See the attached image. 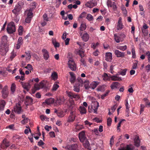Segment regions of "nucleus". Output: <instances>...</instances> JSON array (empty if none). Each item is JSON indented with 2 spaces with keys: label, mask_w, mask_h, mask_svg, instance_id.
Masks as SVG:
<instances>
[{
  "label": "nucleus",
  "mask_w": 150,
  "mask_h": 150,
  "mask_svg": "<svg viewBox=\"0 0 150 150\" xmlns=\"http://www.w3.org/2000/svg\"><path fill=\"white\" fill-rule=\"evenodd\" d=\"M1 92L2 95L4 98H6L8 96V91L6 88H3Z\"/></svg>",
  "instance_id": "obj_30"
},
{
  "label": "nucleus",
  "mask_w": 150,
  "mask_h": 150,
  "mask_svg": "<svg viewBox=\"0 0 150 150\" xmlns=\"http://www.w3.org/2000/svg\"><path fill=\"white\" fill-rule=\"evenodd\" d=\"M115 54L117 57H123L125 56L124 52H121L118 50H115Z\"/></svg>",
  "instance_id": "obj_16"
},
{
  "label": "nucleus",
  "mask_w": 150,
  "mask_h": 150,
  "mask_svg": "<svg viewBox=\"0 0 150 150\" xmlns=\"http://www.w3.org/2000/svg\"><path fill=\"white\" fill-rule=\"evenodd\" d=\"M79 138L81 142H82L84 147L88 150H91V148L89 142L85 136V132L82 131L79 134Z\"/></svg>",
  "instance_id": "obj_1"
},
{
  "label": "nucleus",
  "mask_w": 150,
  "mask_h": 150,
  "mask_svg": "<svg viewBox=\"0 0 150 150\" xmlns=\"http://www.w3.org/2000/svg\"><path fill=\"white\" fill-rule=\"evenodd\" d=\"M45 102L47 104L49 105L53 103L54 102V100L53 99L51 98L45 100Z\"/></svg>",
  "instance_id": "obj_36"
},
{
  "label": "nucleus",
  "mask_w": 150,
  "mask_h": 150,
  "mask_svg": "<svg viewBox=\"0 0 150 150\" xmlns=\"http://www.w3.org/2000/svg\"><path fill=\"white\" fill-rule=\"evenodd\" d=\"M117 47V49L122 51L125 50L127 49V46L126 45L123 46L118 45Z\"/></svg>",
  "instance_id": "obj_35"
},
{
  "label": "nucleus",
  "mask_w": 150,
  "mask_h": 150,
  "mask_svg": "<svg viewBox=\"0 0 150 150\" xmlns=\"http://www.w3.org/2000/svg\"><path fill=\"white\" fill-rule=\"evenodd\" d=\"M89 82L88 81H86L84 82V87L86 89H88L91 88L89 86Z\"/></svg>",
  "instance_id": "obj_39"
},
{
  "label": "nucleus",
  "mask_w": 150,
  "mask_h": 150,
  "mask_svg": "<svg viewBox=\"0 0 150 150\" xmlns=\"http://www.w3.org/2000/svg\"><path fill=\"white\" fill-rule=\"evenodd\" d=\"M145 100H146V107H149L150 106V102L146 98V99H145Z\"/></svg>",
  "instance_id": "obj_63"
},
{
  "label": "nucleus",
  "mask_w": 150,
  "mask_h": 150,
  "mask_svg": "<svg viewBox=\"0 0 150 150\" xmlns=\"http://www.w3.org/2000/svg\"><path fill=\"white\" fill-rule=\"evenodd\" d=\"M16 89V85L14 83L12 84L11 87V93L13 94L15 92Z\"/></svg>",
  "instance_id": "obj_28"
},
{
  "label": "nucleus",
  "mask_w": 150,
  "mask_h": 150,
  "mask_svg": "<svg viewBox=\"0 0 150 150\" xmlns=\"http://www.w3.org/2000/svg\"><path fill=\"white\" fill-rule=\"evenodd\" d=\"M42 51L43 53L44 59L45 60L48 59L49 56L48 51L46 49H43L42 50Z\"/></svg>",
  "instance_id": "obj_15"
},
{
  "label": "nucleus",
  "mask_w": 150,
  "mask_h": 150,
  "mask_svg": "<svg viewBox=\"0 0 150 150\" xmlns=\"http://www.w3.org/2000/svg\"><path fill=\"white\" fill-rule=\"evenodd\" d=\"M25 100V104L27 106L31 105L33 103V99L29 96L26 97Z\"/></svg>",
  "instance_id": "obj_10"
},
{
  "label": "nucleus",
  "mask_w": 150,
  "mask_h": 150,
  "mask_svg": "<svg viewBox=\"0 0 150 150\" xmlns=\"http://www.w3.org/2000/svg\"><path fill=\"white\" fill-rule=\"evenodd\" d=\"M112 122V119L111 118L109 117L107 119V125L108 126H110L111 125V122Z\"/></svg>",
  "instance_id": "obj_50"
},
{
  "label": "nucleus",
  "mask_w": 150,
  "mask_h": 150,
  "mask_svg": "<svg viewBox=\"0 0 150 150\" xmlns=\"http://www.w3.org/2000/svg\"><path fill=\"white\" fill-rule=\"evenodd\" d=\"M95 105L94 107L93 105L91 106V108L93 109L94 112L95 113H97V111L99 107V103L97 101H95L94 103Z\"/></svg>",
  "instance_id": "obj_17"
},
{
  "label": "nucleus",
  "mask_w": 150,
  "mask_h": 150,
  "mask_svg": "<svg viewBox=\"0 0 150 150\" xmlns=\"http://www.w3.org/2000/svg\"><path fill=\"white\" fill-rule=\"evenodd\" d=\"M5 105L6 102L4 100H0V110H4Z\"/></svg>",
  "instance_id": "obj_25"
},
{
  "label": "nucleus",
  "mask_w": 150,
  "mask_h": 150,
  "mask_svg": "<svg viewBox=\"0 0 150 150\" xmlns=\"http://www.w3.org/2000/svg\"><path fill=\"white\" fill-rule=\"evenodd\" d=\"M86 14V13L85 12H83L80 15L79 17V18H82L83 17H84Z\"/></svg>",
  "instance_id": "obj_54"
},
{
  "label": "nucleus",
  "mask_w": 150,
  "mask_h": 150,
  "mask_svg": "<svg viewBox=\"0 0 150 150\" xmlns=\"http://www.w3.org/2000/svg\"><path fill=\"white\" fill-rule=\"evenodd\" d=\"M114 37L115 39L117 42L119 43L120 42L122 41L121 38H120V34H115L114 35Z\"/></svg>",
  "instance_id": "obj_20"
},
{
  "label": "nucleus",
  "mask_w": 150,
  "mask_h": 150,
  "mask_svg": "<svg viewBox=\"0 0 150 150\" xmlns=\"http://www.w3.org/2000/svg\"><path fill=\"white\" fill-rule=\"evenodd\" d=\"M83 40L85 42H87L89 38V36L87 33L83 34L82 37Z\"/></svg>",
  "instance_id": "obj_26"
},
{
  "label": "nucleus",
  "mask_w": 150,
  "mask_h": 150,
  "mask_svg": "<svg viewBox=\"0 0 150 150\" xmlns=\"http://www.w3.org/2000/svg\"><path fill=\"white\" fill-rule=\"evenodd\" d=\"M69 109L71 111L70 112L75 113L76 107L74 100H71L69 101Z\"/></svg>",
  "instance_id": "obj_7"
},
{
  "label": "nucleus",
  "mask_w": 150,
  "mask_h": 150,
  "mask_svg": "<svg viewBox=\"0 0 150 150\" xmlns=\"http://www.w3.org/2000/svg\"><path fill=\"white\" fill-rule=\"evenodd\" d=\"M65 99L63 98H59L57 99L56 101L57 103L59 105H60L64 102Z\"/></svg>",
  "instance_id": "obj_24"
},
{
  "label": "nucleus",
  "mask_w": 150,
  "mask_h": 150,
  "mask_svg": "<svg viewBox=\"0 0 150 150\" xmlns=\"http://www.w3.org/2000/svg\"><path fill=\"white\" fill-rule=\"evenodd\" d=\"M103 79L104 81H107L108 80L109 77L108 74L106 73H104L103 76Z\"/></svg>",
  "instance_id": "obj_44"
},
{
  "label": "nucleus",
  "mask_w": 150,
  "mask_h": 150,
  "mask_svg": "<svg viewBox=\"0 0 150 150\" xmlns=\"http://www.w3.org/2000/svg\"><path fill=\"white\" fill-rule=\"evenodd\" d=\"M78 145L76 144L67 145L65 147L66 150H78Z\"/></svg>",
  "instance_id": "obj_9"
},
{
  "label": "nucleus",
  "mask_w": 150,
  "mask_h": 150,
  "mask_svg": "<svg viewBox=\"0 0 150 150\" xmlns=\"http://www.w3.org/2000/svg\"><path fill=\"white\" fill-rule=\"evenodd\" d=\"M121 20V18H119L116 27V29L117 30H121L124 28V26L122 23Z\"/></svg>",
  "instance_id": "obj_13"
},
{
  "label": "nucleus",
  "mask_w": 150,
  "mask_h": 150,
  "mask_svg": "<svg viewBox=\"0 0 150 150\" xmlns=\"http://www.w3.org/2000/svg\"><path fill=\"white\" fill-rule=\"evenodd\" d=\"M6 30L8 33L10 34L15 32L16 31V28L14 23L12 22L8 24Z\"/></svg>",
  "instance_id": "obj_2"
},
{
  "label": "nucleus",
  "mask_w": 150,
  "mask_h": 150,
  "mask_svg": "<svg viewBox=\"0 0 150 150\" xmlns=\"http://www.w3.org/2000/svg\"><path fill=\"white\" fill-rule=\"evenodd\" d=\"M44 82V81H42L40 83L39 85L40 88H42L45 87V84L43 83Z\"/></svg>",
  "instance_id": "obj_60"
},
{
  "label": "nucleus",
  "mask_w": 150,
  "mask_h": 150,
  "mask_svg": "<svg viewBox=\"0 0 150 150\" xmlns=\"http://www.w3.org/2000/svg\"><path fill=\"white\" fill-rule=\"evenodd\" d=\"M69 74L71 76L70 81L71 83H74L76 80V77L74 74L72 72H69Z\"/></svg>",
  "instance_id": "obj_18"
},
{
  "label": "nucleus",
  "mask_w": 150,
  "mask_h": 150,
  "mask_svg": "<svg viewBox=\"0 0 150 150\" xmlns=\"http://www.w3.org/2000/svg\"><path fill=\"white\" fill-rule=\"evenodd\" d=\"M85 6L89 8H93V6L92 4L91 3L90 1L87 2L85 4Z\"/></svg>",
  "instance_id": "obj_42"
},
{
  "label": "nucleus",
  "mask_w": 150,
  "mask_h": 150,
  "mask_svg": "<svg viewBox=\"0 0 150 150\" xmlns=\"http://www.w3.org/2000/svg\"><path fill=\"white\" fill-rule=\"evenodd\" d=\"M131 52L132 55V58L134 59H135L136 58V54H135V50L134 47V46H132L131 47Z\"/></svg>",
  "instance_id": "obj_32"
},
{
  "label": "nucleus",
  "mask_w": 150,
  "mask_h": 150,
  "mask_svg": "<svg viewBox=\"0 0 150 150\" xmlns=\"http://www.w3.org/2000/svg\"><path fill=\"white\" fill-rule=\"evenodd\" d=\"M57 116L59 117H62L64 115L63 112H60L57 113Z\"/></svg>",
  "instance_id": "obj_61"
},
{
  "label": "nucleus",
  "mask_w": 150,
  "mask_h": 150,
  "mask_svg": "<svg viewBox=\"0 0 150 150\" xmlns=\"http://www.w3.org/2000/svg\"><path fill=\"white\" fill-rule=\"evenodd\" d=\"M105 60L109 62L111 61L112 59V54L110 52H107L105 54Z\"/></svg>",
  "instance_id": "obj_19"
},
{
  "label": "nucleus",
  "mask_w": 150,
  "mask_h": 150,
  "mask_svg": "<svg viewBox=\"0 0 150 150\" xmlns=\"http://www.w3.org/2000/svg\"><path fill=\"white\" fill-rule=\"evenodd\" d=\"M127 71V69H123L120 72V74L122 76L125 75L126 74Z\"/></svg>",
  "instance_id": "obj_51"
},
{
  "label": "nucleus",
  "mask_w": 150,
  "mask_h": 150,
  "mask_svg": "<svg viewBox=\"0 0 150 150\" xmlns=\"http://www.w3.org/2000/svg\"><path fill=\"white\" fill-rule=\"evenodd\" d=\"M79 110L81 114H85L86 112V108L83 106H80V107Z\"/></svg>",
  "instance_id": "obj_31"
},
{
  "label": "nucleus",
  "mask_w": 150,
  "mask_h": 150,
  "mask_svg": "<svg viewBox=\"0 0 150 150\" xmlns=\"http://www.w3.org/2000/svg\"><path fill=\"white\" fill-rule=\"evenodd\" d=\"M134 145L138 147L140 146V141L138 137H135L134 139Z\"/></svg>",
  "instance_id": "obj_22"
},
{
  "label": "nucleus",
  "mask_w": 150,
  "mask_h": 150,
  "mask_svg": "<svg viewBox=\"0 0 150 150\" xmlns=\"http://www.w3.org/2000/svg\"><path fill=\"white\" fill-rule=\"evenodd\" d=\"M80 61L81 63V64L84 66V67L86 66V61L83 58H81Z\"/></svg>",
  "instance_id": "obj_45"
},
{
  "label": "nucleus",
  "mask_w": 150,
  "mask_h": 150,
  "mask_svg": "<svg viewBox=\"0 0 150 150\" xmlns=\"http://www.w3.org/2000/svg\"><path fill=\"white\" fill-rule=\"evenodd\" d=\"M14 110L15 112L18 114H20L22 112L21 107L19 103L16 104V105L14 108Z\"/></svg>",
  "instance_id": "obj_14"
},
{
  "label": "nucleus",
  "mask_w": 150,
  "mask_h": 150,
  "mask_svg": "<svg viewBox=\"0 0 150 150\" xmlns=\"http://www.w3.org/2000/svg\"><path fill=\"white\" fill-rule=\"evenodd\" d=\"M59 87V86L58 84H54L52 88V90L54 91H56Z\"/></svg>",
  "instance_id": "obj_48"
},
{
  "label": "nucleus",
  "mask_w": 150,
  "mask_h": 150,
  "mask_svg": "<svg viewBox=\"0 0 150 150\" xmlns=\"http://www.w3.org/2000/svg\"><path fill=\"white\" fill-rule=\"evenodd\" d=\"M51 77L53 80L55 81L58 78V75L56 72H53L52 74L51 75Z\"/></svg>",
  "instance_id": "obj_29"
},
{
  "label": "nucleus",
  "mask_w": 150,
  "mask_h": 150,
  "mask_svg": "<svg viewBox=\"0 0 150 150\" xmlns=\"http://www.w3.org/2000/svg\"><path fill=\"white\" fill-rule=\"evenodd\" d=\"M10 145L9 142L6 138H5L0 145V148L3 149H6Z\"/></svg>",
  "instance_id": "obj_5"
},
{
  "label": "nucleus",
  "mask_w": 150,
  "mask_h": 150,
  "mask_svg": "<svg viewBox=\"0 0 150 150\" xmlns=\"http://www.w3.org/2000/svg\"><path fill=\"white\" fill-rule=\"evenodd\" d=\"M145 68L146 70L149 72V71H150V65L149 64H148L145 67Z\"/></svg>",
  "instance_id": "obj_64"
},
{
  "label": "nucleus",
  "mask_w": 150,
  "mask_h": 150,
  "mask_svg": "<svg viewBox=\"0 0 150 150\" xmlns=\"http://www.w3.org/2000/svg\"><path fill=\"white\" fill-rule=\"evenodd\" d=\"M74 90L76 92H79L80 91L79 87V86L77 87L75 86H74Z\"/></svg>",
  "instance_id": "obj_55"
},
{
  "label": "nucleus",
  "mask_w": 150,
  "mask_h": 150,
  "mask_svg": "<svg viewBox=\"0 0 150 150\" xmlns=\"http://www.w3.org/2000/svg\"><path fill=\"white\" fill-rule=\"evenodd\" d=\"M68 67L72 71H76V64L73 59H70L69 60L67 63Z\"/></svg>",
  "instance_id": "obj_3"
},
{
  "label": "nucleus",
  "mask_w": 150,
  "mask_h": 150,
  "mask_svg": "<svg viewBox=\"0 0 150 150\" xmlns=\"http://www.w3.org/2000/svg\"><path fill=\"white\" fill-rule=\"evenodd\" d=\"M135 62L133 64L132 67V69H136L137 66L138 61L137 60H135Z\"/></svg>",
  "instance_id": "obj_47"
},
{
  "label": "nucleus",
  "mask_w": 150,
  "mask_h": 150,
  "mask_svg": "<svg viewBox=\"0 0 150 150\" xmlns=\"http://www.w3.org/2000/svg\"><path fill=\"white\" fill-rule=\"evenodd\" d=\"M86 18L89 21H91L93 19V17L90 14L88 13L87 14Z\"/></svg>",
  "instance_id": "obj_41"
},
{
  "label": "nucleus",
  "mask_w": 150,
  "mask_h": 150,
  "mask_svg": "<svg viewBox=\"0 0 150 150\" xmlns=\"http://www.w3.org/2000/svg\"><path fill=\"white\" fill-rule=\"evenodd\" d=\"M3 47L1 46V48H0V54L4 56L5 55L9 50L8 47L7 45H3Z\"/></svg>",
  "instance_id": "obj_6"
},
{
  "label": "nucleus",
  "mask_w": 150,
  "mask_h": 150,
  "mask_svg": "<svg viewBox=\"0 0 150 150\" xmlns=\"http://www.w3.org/2000/svg\"><path fill=\"white\" fill-rule=\"evenodd\" d=\"M110 78L111 80L112 81H120L122 80V79L121 77L117 76L116 75L110 76Z\"/></svg>",
  "instance_id": "obj_23"
},
{
  "label": "nucleus",
  "mask_w": 150,
  "mask_h": 150,
  "mask_svg": "<svg viewBox=\"0 0 150 150\" xmlns=\"http://www.w3.org/2000/svg\"><path fill=\"white\" fill-rule=\"evenodd\" d=\"M23 27L22 26L20 25L19 26L18 30L19 35H21L23 34Z\"/></svg>",
  "instance_id": "obj_38"
},
{
  "label": "nucleus",
  "mask_w": 150,
  "mask_h": 150,
  "mask_svg": "<svg viewBox=\"0 0 150 150\" xmlns=\"http://www.w3.org/2000/svg\"><path fill=\"white\" fill-rule=\"evenodd\" d=\"M52 43L55 48L58 47L60 45L59 43L57 42L55 39L52 40Z\"/></svg>",
  "instance_id": "obj_34"
},
{
  "label": "nucleus",
  "mask_w": 150,
  "mask_h": 150,
  "mask_svg": "<svg viewBox=\"0 0 150 150\" xmlns=\"http://www.w3.org/2000/svg\"><path fill=\"white\" fill-rule=\"evenodd\" d=\"M86 26L85 24H81L80 27V30L81 31H83L85 30L86 28Z\"/></svg>",
  "instance_id": "obj_40"
},
{
  "label": "nucleus",
  "mask_w": 150,
  "mask_h": 150,
  "mask_svg": "<svg viewBox=\"0 0 150 150\" xmlns=\"http://www.w3.org/2000/svg\"><path fill=\"white\" fill-rule=\"evenodd\" d=\"M23 4L18 2L15 6L14 8L12 11V12L15 14H17L22 8Z\"/></svg>",
  "instance_id": "obj_4"
},
{
  "label": "nucleus",
  "mask_w": 150,
  "mask_h": 150,
  "mask_svg": "<svg viewBox=\"0 0 150 150\" xmlns=\"http://www.w3.org/2000/svg\"><path fill=\"white\" fill-rule=\"evenodd\" d=\"M67 94L68 96L71 99L75 98L76 99H78L80 98V96L78 94H75L69 91H67Z\"/></svg>",
  "instance_id": "obj_8"
},
{
  "label": "nucleus",
  "mask_w": 150,
  "mask_h": 150,
  "mask_svg": "<svg viewBox=\"0 0 150 150\" xmlns=\"http://www.w3.org/2000/svg\"><path fill=\"white\" fill-rule=\"evenodd\" d=\"M25 68L28 69L30 71V72H31V71L33 70V68L32 65L29 64H28L27 66L25 67Z\"/></svg>",
  "instance_id": "obj_37"
},
{
  "label": "nucleus",
  "mask_w": 150,
  "mask_h": 150,
  "mask_svg": "<svg viewBox=\"0 0 150 150\" xmlns=\"http://www.w3.org/2000/svg\"><path fill=\"white\" fill-rule=\"evenodd\" d=\"M120 83L117 82H113L111 85L110 87L112 89L117 88L119 86Z\"/></svg>",
  "instance_id": "obj_27"
},
{
  "label": "nucleus",
  "mask_w": 150,
  "mask_h": 150,
  "mask_svg": "<svg viewBox=\"0 0 150 150\" xmlns=\"http://www.w3.org/2000/svg\"><path fill=\"white\" fill-rule=\"evenodd\" d=\"M79 55L80 56L81 58H82L84 56V52L82 50H79Z\"/></svg>",
  "instance_id": "obj_46"
},
{
  "label": "nucleus",
  "mask_w": 150,
  "mask_h": 150,
  "mask_svg": "<svg viewBox=\"0 0 150 150\" xmlns=\"http://www.w3.org/2000/svg\"><path fill=\"white\" fill-rule=\"evenodd\" d=\"M23 88L27 91H29L30 88V84L28 83H23L22 82Z\"/></svg>",
  "instance_id": "obj_21"
},
{
  "label": "nucleus",
  "mask_w": 150,
  "mask_h": 150,
  "mask_svg": "<svg viewBox=\"0 0 150 150\" xmlns=\"http://www.w3.org/2000/svg\"><path fill=\"white\" fill-rule=\"evenodd\" d=\"M109 91H107L105 93H104L101 95V98L102 99H104V98L105 97L108 96V95Z\"/></svg>",
  "instance_id": "obj_58"
},
{
  "label": "nucleus",
  "mask_w": 150,
  "mask_h": 150,
  "mask_svg": "<svg viewBox=\"0 0 150 150\" xmlns=\"http://www.w3.org/2000/svg\"><path fill=\"white\" fill-rule=\"evenodd\" d=\"M26 59L27 60H29L31 58L30 51H28L27 53L26 52Z\"/></svg>",
  "instance_id": "obj_43"
},
{
  "label": "nucleus",
  "mask_w": 150,
  "mask_h": 150,
  "mask_svg": "<svg viewBox=\"0 0 150 150\" xmlns=\"http://www.w3.org/2000/svg\"><path fill=\"white\" fill-rule=\"evenodd\" d=\"M99 82L97 81H93L92 82L91 84V88L94 89L96 88L97 86L99 84Z\"/></svg>",
  "instance_id": "obj_33"
},
{
  "label": "nucleus",
  "mask_w": 150,
  "mask_h": 150,
  "mask_svg": "<svg viewBox=\"0 0 150 150\" xmlns=\"http://www.w3.org/2000/svg\"><path fill=\"white\" fill-rule=\"evenodd\" d=\"M121 9L122 10L123 13L125 14H126L127 13V11L126 9V8L124 6L121 7Z\"/></svg>",
  "instance_id": "obj_57"
},
{
  "label": "nucleus",
  "mask_w": 150,
  "mask_h": 150,
  "mask_svg": "<svg viewBox=\"0 0 150 150\" xmlns=\"http://www.w3.org/2000/svg\"><path fill=\"white\" fill-rule=\"evenodd\" d=\"M76 117L75 113H73V112H70V115L69 116L67 122H73Z\"/></svg>",
  "instance_id": "obj_11"
},
{
  "label": "nucleus",
  "mask_w": 150,
  "mask_h": 150,
  "mask_svg": "<svg viewBox=\"0 0 150 150\" xmlns=\"http://www.w3.org/2000/svg\"><path fill=\"white\" fill-rule=\"evenodd\" d=\"M115 137L114 136H112V137L111 138L110 140V145L111 147H112V146L113 144L114 141V139Z\"/></svg>",
  "instance_id": "obj_52"
},
{
  "label": "nucleus",
  "mask_w": 150,
  "mask_h": 150,
  "mask_svg": "<svg viewBox=\"0 0 150 150\" xmlns=\"http://www.w3.org/2000/svg\"><path fill=\"white\" fill-rule=\"evenodd\" d=\"M35 89L36 91L38 90L40 88L39 84H35L34 86Z\"/></svg>",
  "instance_id": "obj_56"
},
{
  "label": "nucleus",
  "mask_w": 150,
  "mask_h": 150,
  "mask_svg": "<svg viewBox=\"0 0 150 150\" xmlns=\"http://www.w3.org/2000/svg\"><path fill=\"white\" fill-rule=\"evenodd\" d=\"M113 2H112L110 0H108L107 2V5L108 6H110L111 7L113 5Z\"/></svg>",
  "instance_id": "obj_59"
},
{
  "label": "nucleus",
  "mask_w": 150,
  "mask_h": 150,
  "mask_svg": "<svg viewBox=\"0 0 150 150\" xmlns=\"http://www.w3.org/2000/svg\"><path fill=\"white\" fill-rule=\"evenodd\" d=\"M134 147L132 144H127L123 147L119 149V150H134Z\"/></svg>",
  "instance_id": "obj_12"
},
{
  "label": "nucleus",
  "mask_w": 150,
  "mask_h": 150,
  "mask_svg": "<svg viewBox=\"0 0 150 150\" xmlns=\"http://www.w3.org/2000/svg\"><path fill=\"white\" fill-rule=\"evenodd\" d=\"M23 42V39H22V37H19L18 38V43L20 45H22Z\"/></svg>",
  "instance_id": "obj_49"
},
{
  "label": "nucleus",
  "mask_w": 150,
  "mask_h": 150,
  "mask_svg": "<svg viewBox=\"0 0 150 150\" xmlns=\"http://www.w3.org/2000/svg\"><path fill=\"white\" fill-rule=\"evenodd\" d=\"M43 17L44 20L46 21H49V18L47 17V16L46 14L45 13L43 16Z\"/></svg>",
  "instance_id": "obj_53"
},
{
  "label": "nucleus",
  "mask_w": 150,
  "mask_h": 150,
  "mask_svg": "<svg viewBox=\"0 0 150 150\" xmlns=\"http://www.w3.org/2000/svg\"><path fill=\"white\" fill-rule=\"evenodd\" d=\"M40 118L42 121H44L45 120L47 119V117L46 116L41 115L40 116Z\"/></svg>",
  "instance_id": "obj_62"
}]
</instances>
